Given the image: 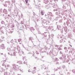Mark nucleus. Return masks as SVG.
Segmentation results:
<instances>
[{
    "label": "nucleus",
    "instance_id": "39448f33",
    "mask_svg": "<svg viewBox=\"0 0 75 75\" xmlns=\"http://www.w3.org/2000/svg\"><path fill=\"white\" fill-rule=\"evenodd\" d=\"M18 28L20 30H23L24 29V26L22 25H19Z\"/></svg>",
    "mask_w": 75,
    "mask_h": 75
},
{
    "label": "nucleus",
    "instance_id": "6ab92c4d",
    "mask_svg": "<svg viewBox=\"0 0 75 75\" xmlns=\"http://www.w3.org/2000/svg\"><path fill=\"white\" fill-rule=\"evenodd\" d=\"M6 3H8V4L9 5H10V1H6L5 2V4H6Z\"/></svg>",
    "mask_w": 75,
    "mask_h": 75
},
{
    "label": "nucleus",
    "instance_id": "c03bdc74",
    "mask_svg": "<svg viewBox=\"0 0 75 75\" xmlns=\"http://www.w3.org/2000/svg\"><path fill=\"white\" fill-rule=\"evenodd\" d=\"M62 19H60L59 21V23H62Z\"/></svg>",
    "mask_w": 75,
    "mask_h": 75
},
{
    "label": "nucleus",
    "instance_id": "7c9ffc66",
    "mask_svg": "<svg viewBox=\"0 0 75 75\" xmlns=\"http://www.w3.org/2000/svg\"><path fill=\"white\" fill-rule=\"evenodd\" d=\"M62 67V68L63 69H65V68H66L65 66L64 65H63Z\"/></svg>",
    "mask_w": 75,
    "mask_h": 75
},
{
    "label": "nucleus",
    "instance_id": "f3484780",
    "mask_svg": "<svg viewBox=\"0 0 75 75\" xmlns=\"http://www.w3.org/2000/svg\"><path fill=\"white\" fill-rule=\"evenodd\" d=\"M64 29L65 32H67V31L68 30V28H67V27H66V26L64 27Z\"/></svg>",
    "mask_w": 75,
    "mask_h": 75
},
{
    "label": "nucleus",
    "instance_id": "4c0bfd02",
    "mask_svg": "<svg viewBox=\"0 0 75 75\" xmlns=\"http://www.w3.org/2000/svg\"><path fill=\"white\" fill-rule=\"evenodd\" d=\"M63 41V40L61 39V40H60L59 42H60V43H61V42H62Z\"/></svg>",
    "mask_w": 75,
    "mask_h": 75
},
{
    "label": "nucleus",
    "instance_id": "58836bf2",
    "mask_svg": "<svg viewBox=\"0 0 75 75\" xmlns=\"http://www.w3.org/2000/svg\"><path fill=\"white\" fill-rule=\"evenodd\" d=\"M44 12L42 11L41 12V14H42V15H44Z\"/></svg>",
    "mask_w": 75,
    "mask_h": 75
},
{
    "label": "nucleus",
    "instance_id": "69168bd1",
    "mask_svg": "<svg viewBox=\"0 0 75 75\" xmlns=\"http://www.w3.org/2000/svg\"><path fill=\"white\" fill-rule=\"evenodd\" d=\"M3 28V27H0V30H1V29H2Z\"/></svg>",
    "mask_w": 75,
    "mask_h": 75
},
{
    "label": "nucleus",
    "instance_id": "20e7f679",
    "mask_svg": "<svg viewBox=\"0 0 75 75\" xmlns=\"http://www.w3.org/2000/svg\"><path fill=\"white\" fill-rule=\"evenodd\" d=\"M57 28L59 30H60L61 33H62L63 32V28H62L61 27V26L60 25H57Z\"/></svg>",
    "mask_w": 75,
    "mask_h": 75
},
{
    "label": "nucleus",
    "instance_id": "a878e982",
    "mask_svg": "<svg viewBox=\"0 0 75 75\" xmlns=\"http://www.w3.org/2000/svg\"><path fill=\"white\" fill-rule=\"evenodd\" d=\"M41 68L42 69H44V68L45 69H46V67H45V66H44V67L42 66L41 67Z\"/></svg>",
    "mask_w": 75,
    "mask_h": 75
},
{
    "label": "nucleus",
    "instance_id": "dca6fc26",
    "mask_svg": "<svg viewBox=\"0 0 75 75\" xmlns=\"http://www.w3.org/2000/svg\"><path fill=\"white\" fill-rule=\"evenodd\" d=\"M17 69V67L16 66V64H14L13 65V69Z\"/></svg>",
    "mask_w": 75,
    "mask_h": 75
},
{
    "label": "nucleus",
    "instance_id": "0e129e2a",
    "mask_svg": "<svg viewBox=\"0 0 75 75\" xmlns=\"http://www.w3.org/2000/svg\"><path fill=\"white\" fill-rule=\"evenodd\" d=\"M26 3H28V0H25Z\"/></svg>",
    "mask_w": 75,
    "mask_h": 75
},
{
    "label": "nucleus",
    "instance_id": "c756f323",
    "mask_svg": "<svg viewBox=\"0 0 75 75\" xmlns=\"http://www.w3.org/2000/svg\"><path fill=\"white\" fill-rule=\"evenodd\" d=\"M63 40H66V38H65V36H64V35H63Z\"/></svg>",
    "mask_w": 75,
    "mask_h": 75
},
{
    "label": "nucleus",
    "instance_id": "c85d7f7f",
    "mask_svg": "<svg viewBox=\"0 0 75 75\" xmlns=\"http://www.w3.org/2000/svg\"><path fill=\"white\" fill-rule=\"evenodd\" d=\"M7 14H5V13H2V17H4V16H6V15Z\"/></svg>",
    "mask_w": 75,
    "mask_h": 75
},
{
    "label": "nucleus",
    "instance_id": "2eb2a0df",
    "mask_svg": "<svg viewBox=\"0 0 75 75\" xmlns=\"http://www.w3.org/2000/svg\"><path fill=\"white\" fill-rule=\"evenodd\" d=\"M68 37L69 38H72V35L71 34H69L68 35Z\"/></svg>",
    "mask_w": 75,
    "mask_h": 75
},
{
    "label": "nucleus",
    "instance_id": "6e6d98bb",
    "mask_svg": "<svg viewBox=\"0 0 75 75\" xmlns=\"http://www.w3.org/2000/svg\"><path fill=\"white\" fill-rule=\"evenodd\" d=\"M33 57H34V54H35V53H34V52L33 51Z\"/></svg>",
    "mask_w": 75,
    "mask_h": 75
},
{
    "label": "nucleus",
    "instance_id": "cd10ccee",
    "mask_svg": "<svg viewBox=\"0 0 75 75\" xmlns=\"http://www.w3.org/2000/svg\"><path fill=\"white\" fill-rule=\"evenodd\" d=\"M59 14H60V13H59V12H57L56 13H55V14H56V15H57V16H59Z\"/></svg>",
    "mask_w": 75,
    "mask_h": 75
},
{
    "label": "nucleus",
    "instance_id": "2f4dec72",
    "mask_svg": "<svg viewBox=\"0 0 75 75\" xmlns=\"http://www.w3.org/2000/svg\"><path fill=\"white\" fill-rule=\"evenodd\" d=\"M45 7L46 8H47V9H48L49 7H48V5H46L45 6Z\"/></svg>",
    "mask_w": 75,
    "mask_h": 75
},
{
    "label": "nucleus",
    "instance_id": "4d7b16f0",
    "mask_svg": "<svg viewBox=\"0 0 75 75\" xmlns=\"http://www.w3.org/2000/svg\"><path fill=\"white\" fill-rule=\"evenodd\" d=\"M54 11H58V9H54Z\"/></svg>",
    "mask_w": 75,
    "mask_h": 75
},
{
    "label": "nucleus",
    "instance_id": "09e8293b",
    "mask_svg": "<svg viewBox=\"0 0 75 75\" xmlns=\"http://www.w3.org/2000/svg\"><path fill=\"white\" fill-rule=\"evenodd\" d=\"M63 52H62L61 51H60V54H63Z\"/></svg>",
    "mask_w": 75,
    "mask_h": 75
},
{
    "label": "nucleus",
    "instance_id": "864d4df0",
    "mask_svg": "<svg viewBox=\"0 0 75 75\" xmlns=\"http://www.w3.org/2000/svg\"><path fill=\"white\" fill-rule=\"evenodd\" d=\"M3 5H4V7H7V4H5L4 5L3 4Z\"/></svg>",
    "mask_w": 75,
    "mask_h": 75
},
{
    "label": "nucleus",
    "instance_id": "4468645a",
    "mask_svg": "<svg viewBox=\"0 0 75 75\" xmlns=\"http://www.w3.org/2000/svg\"><path fill=\"white\" fill-rule=\"evenodd\" d=\"M1 47L2 49H5V47H4V44H2L1 45Z\"/></svg>",
    "mask_w": 75,
    "mask_h": 75
},
{
    "label": "nucleus",
    "instance_id": "f03ea898",
    "mask_svg": "<svg viewBox=\"0 0 75 75\" xmlns=\"http://www.w3.org/2000/svg\"><path fill=\"white\" fill-rule=\"evenodd\" d=\"M25 26L26 27V30H27L28 28L30 29V30L33 33V31H34V30H35V29H34L33 27H30V25H25Z\"/></svg>",
    "mask_w": 75,
    "mask_h": 75
},
{
    "label": "nucleus",
    "instance_id": "423d86ee",
    "mask_svg": "<svg viewBox=\"0 0 75 75\" xmlns=\"http://www.w3.org/2000/svg\"><path fill=\"white\" fill-rule=\"evenodd\" d=\"M42 35H44L45 37L47 36V35H49V37H50V33L49 32H45L44 33H42Z\"/></svg>",
    "mask_w": 75,
    "mask_h": 75
},
{
    "label": "nucleus",
    "instance_id": "4be33fe9",
    "mask_svg": "<svg viewBox=\"0 0 75 75\" xmlns=\"http://www.w3.org/2000/svg\"><path fill=\"white\" fill-rule=\"evenodd\" d=\"M17 49L18 51H20V47H17Z\"/></svg>",
    "mask_w": 75,
    "mask_h": 75
},
{
    "label": "nucleus",
    "instance_id": "b1692460",
    "mask_svg": "<svg viewBox=\"0 0 75 75\" xmlns=\"http://www.w3.org/2000/svg\"><path fill=\"white\" fill-rule=\"evenodd\" d=\"M8 16L7 17V18L8 19L9 18H11V16H10V15L9 14H8Z\"/></svg>",
    "mask_w": 75,
    "mask_h": 75
},
{
    "label": "nucleus",
    "instance_id": "bb28decb",
    "mask_svg": "<svg viewBox=\"0 0 75 75\" xmlns=\"http://www.w3.org/2000/svg\"><path fill=\"white\" fill-rule=\"evenodd\" d=\"M22 62L21 61H19V62H17V63H18L19 64H23Z\"/></svg>",
    "mask_w": 75,
    "mask_h": 75
},
{
    "label": "nucleus",
    "instance_id": "13d9d810",
    "mask_svg": "<svg viewBox=\"0 0 75 75\" xmlns=\"http://www.w3.org/2000/svg\"><path fill=\"white\" fill-rule=\"evenodd\" d=\"M36 54H39V53H38V52L37 51H36Z\"/></svg>",
    "mask_w": 75,
    "mask_h": 75
},
{
    "label": "nucleus",
    "instance_id": "72a5a7b5",
    "mask_svg": "<svg viewBox=\"0 0 75 75\" xmlns=\"http://www.w3.org/2000/svg\"><path fill=\"white\" fill-rule=\"evenodd\" d=\"M12 2L13 3H16V0H12Z\"/></svg>",
    "mask_w": 75,
    "mask_h": 75
},
{
    "label": "nucleus",
    "instance_id": "052dcab7",
    "mask_svg": "<svg viewBox=\"0 0 75 75\" xmlns=\"http://www.w3.org/2000/svg\"><path fill=\"white\" fill-rule=\"evenodd\" d=\"M10 47H11V48H13V45H11Z\"/></svg>",
    "mask_w": 75,
    "mask_h": 75
},
{
    "label": "nucleus",
    "instance_id": "f257e3e1",
    "mask_svg": "<svg viewBox=\"0 0 75 75\" xmlns=\"http://www.w3.org/2000/svg\"><path fill=\"white\" fill-rule=\"evenodd\" d=\"M45 17L50 20H51L52 19V17H54V15L53 14H52V13L48 12L47 13V16L45 15Z\"/></svg>",
    "mask_w": 75,
    "mask_h": 75
},
{
    "label": "nucleus",
    "instance_id": "0eeeda50",
    "mask_svg": "<svg viewBox=\"0 0 75 75\" xmlns=\"http://www.w3.org/2000/svg\"><path fill=\"white\" fill-rule=\"evenodd\" d=\"M48 22H49V21H46L45 20H44L42 21V24L43 25V24H44V25H47V24H48V23H48Z\"/></svg>",
    "mask_w": 75,
    "mask_h": 75
},
{
    "label": "nucleus",
    "instance_id": "ea45409f",
    "mask_svg": "<svg viewBox=\"0 0 75 75\" xmlns=\"http://www.w3.org/2000/svg\"><path fill=\"white\" fill-rule=\"evenodd\" d=\"M4 75H7V72H4Z\"/></svg>",
    "mask_w": 75,
    "mask_h": 75
},
{
    "label": "nucleus",
    "instance_id": "49530a36",
    "mask_svg": "<svg viewBox=\"0 0 75 75\" xmlns=\"http://www.w3.org/2000/svg\"><path fill=\"white\" fill-rule=\"evenodd\" d=\"M13 42H14V41H13V40L12 39L11 41V43H13Z\"/></svg>",
    "mask_w": 75,
    "mask_h": 75
},
{
    "label": "nucleus",
    "instance_id": "680f3d73",
    "mask_svg": "<svg viewBox=\"0 0 75 75\" xmlns=\"http://www.w3.org/2000/svg\"><path fill=\"white\" fill-rule=\"evenodd\" d=\"M21 41V39H18V42H20Z\"/></svg>",
    "mask_w": 75,
    "mask_h": 75
},
{
    "label": "nucleus",
    "instance_id": "f704fd0d",
    "mask_svg": "<svg viewBox=\"0 0 75 75\" xmlns=\"http://www.w3.org/2000/svg\"><path fill=\"white\" fill-rule=\"evenodd\" d=\"M10 26V25L9 23L8 24V26H7V28H9Z\"/></svg>",
    "mask_w": 75,
    "mask_h": 75
},
{
    "label": "nucleus",
    "instance_id": "412c9836",
    "mask_svg": "<svg viewBox=\"0 0 75 75\" xmlns=\"http://www.w3.org/2000/svg\"><path fill=\"white\" fill-rule=\"evenodd\" d=\"M49 55H50V56H51V57H51V55L52 56V57H53V54H52V52H50L49 53Z\"/></svg>",
    "mask_w": 75,
    "mask_h": 75
},
{
    "label": "nucleus",
    "instance_id": "6e6552de",
    "mask_svg": "<svg viewBox=\"0 0 75 75\" xmlns=\"http://www.w3.org/2000/svg\"><path fill=\"white\" fill-rule=\"evenodd\" d=\"M62 56L63 58H62V57H59V59H60L61 60H62V59H65V58H65L66 57V54H62Z\"/></svg>",
    "mask_w": 75,
    "mask_h": 75
},
{
    "label": "nucleus",
    "instance_id": "f8f14e48",
    "mask_svg": "<svg viewBox=\"0 0 75 75\" xmlns=\"http://www.w3.org/2000/svg\"><path fill=\"white\" fill-rule=\"evenodd\" d=\"M3 13H4L5 14H7V9H4L3 10Z\"/></svg>",
    "mask_w": 75,
    "mask_h": 75
},
{
    "label": "nucleus",
    "instance_id": "8fccbe9b",
    "mask_svg": "<svg viewBox=\"0 0 75 75\" xmlns=\"http://www.w3.org/2000/svg\"><path fill=\"white\" fill-rule=\"evenodd\" d=\"M64 49L65 50H67V51H68V50H67V47H64Z\"/></svg>",
    "mask_w": 75,
    "mask_h": 75
},
{
    "label": "nucleus",
    "instance_id": "e2e57ef3",
    "mask_svg": "<svg viewBox=\"0 0 75 75\" xmlns=\"http://www.w3.org/2000/svg\"><path fill=\"white\" fill-rule=\"evenodd\" d=\"M55 61H58V59L57 58H56Z\"/></svg>",
    "mask_w": 75,
    "mask_h": 75
},
{
    "label": "nucleus",
    "instance_id": "3c124183",
    "mask_svg": "<svg viewBox=\"0 0 75 75\" xmlns=\"http://www.w3.org/2000/svg\"><path fill=\"white\" fill-rule=\"evenodd\" d=\"M4 69H2L1 71V72H4Z\"/></svg>",
    "mask_w": 75,
    "mask_h": 75
},
{
    "label": "nucleus",
    "instance_id": "774afa93",
    "mask_svg": "<svg viewBox=\"0 0 75 75\" xmlns=\"http://www.w3.org/2000/svg\"><path fill=\"white\" fill-rule=\"evenodd\" d=\"M4 1V0H0V1L1 2H3Z\"/></svg>",
    "mask_w": 75,
    "mask_h": 75
},
{
    "label": "nucleus",
    "instance_id": "de8ad7c7",
    "mask_svg": "<svg viewBox=\"0 0 75 75\" xmlns=\"http://www.w3.org/2000/svg\"><path fill=\"white\" fill-rule=\"evenodd\" d=\"M72 72L73 73H75V69H73L72 70Z\"/></svg>",
    "mask_w": 75,
    "mask_h": 75
},
{
    "label": "nucleus",
    "instance_id": "603ef678",
    "mask_svg": "<svg viewBox=\"0 0 75 75\" xmlns=\"http://www.w3.org/2000/svg\"><path fill=\"white\" fill-rule=\"evenodd\" d=\"M58 50H62V49H61L60 47H59L58 48Z\"/></svg>",
    "mask_w": 75,
    "mask_h": 75
},
{
    "label": "nucleus",
    "instance_id": "a211bd4d",
    "mask_svg": "<svg viewBox=\"0 0 75 75\" xmlns=\"http://www.w3.org/2000/svg\"><path fill=\"white\" fill-rule=\"evenodd\" d=\"M49 1L48 0H44V2L45 3V4L48 3Z\"/></svg>",
    "mask_w": 75,
    "mask_h": 75
},
{
    "label": "nucleus",
    "instance_id": "9b49d317",
    "mask_svg": "<svg viewBox=\"0 0 75 75\" xmlns=\"http://www.w3.org/2000/svg\"><path fill=\"white\" fill-rule=\"evenodd\" d=\"M1 24L2 25H3L4 26H6V23H5L3 21H2L1 22Z\"/></svg>",
    "mask_w": 75,
    "mask_h": 75
},
{
    "label": "nucleus",
    "instance_id": "7ed1b4c3",
    "mask_svg": "<svg viewBox=\"0 0 75 75\" xmlns=\"http://www.w3.org/2000/svg\"><path fill=\"white\" fill-rule=\"evenodd\" d=\"M67 58L68 59L65 58V59H62V62H69V56H67Z\"/></svg>",
    "mask_w": 75,
    "mask_h": 75
},
{
    "label": "nucleus",
    "instance_id": "a19ab883",
    "mask_svg": "<svg viewBox=\"0 0 75 75\" xmlns=\"http://www.w3.org/2000/svg\"><path fill=\"white\" fill-rule=\"evenodd\" d=\"M13 54L14 56H15V57H16V52H13Z\"/></svg>",
    "mask_w": 75,
    "mask_h": 75
},
{
    "label": "nucleus",
    "instance_id": "aec40b11",
    "mask_svg": "<svg viewBox=\"0 0 75 75\" xmlns=\"http://www.w3.org/2000/svg\"><path fill=\"white\" fill-rule=\"evenodd\" d=\"M13 32V30L11 29V30L8 32V33H9V34H11Z\"/></svg>",
    "mask_w": 75,
    "mask_h": 75
},
{
    "label": "nucleus",
    "instance_id": "338daca9",
    "mask_svg": "<svg viewBox=\"0 0 75 75\" xmlns=\"http://www.w3.org/2000/svg\"><path fill=\"white\" fill-rule=\"evenodd\" d=\"M42 28H45V26H44V25L42 26Z\"/></svg>",
    "mask_w": 75,
    "mask_h": 75
},
{
    "label": "nucleus",
    "instance_id": "5fc2aeb1",
    "mask_svg": "<svg viewBox=\"0 0 75 75\" xmlns=\"http://www.w3.org/2000/svg\"><path fill=\"white\" fill-rule=\"evenodd\" d=\"M54 71H57L58 70V69H54Z\"/></svg>",
    "mask_w": 75,
    "mask_h": 75
},
{
    "label": "nucleus",
    "instance_id": "ddd939ff",
    "mask_svg": "<svg viewBox=\"0 0 75 75\" xmlns=\"http://www.w3.org/2000/svg\"><path fill=\"white\" fill-rule=\"evenodd\" d=\"M60 17H61V18H62V16L60 15H59V16H58L57 17L55 18L56 20H58V19H59V18Z\"/></svg>",
    "mask_w": 75,
    "mask_h": 75
},
{
    "label": "nucleus",
    "instance_id": "393cba45",
    "mask_svg": "<svg viewBox=\"0 0 75 75\" xmlns=\"http://www.w3.org/2000/svg\"><path fill=\"white\" fill-rule=\"evenodd\" d=\"M8 11L9 12H11V7H10L8 8Z\"/></svg>",
    "mask_w": 75,
    "mask_h": 75
},
{
    "label": "nucleus",
    "instance_id": "c9c22d12",
    "mask_svg": "<svg viewBox=\"0 0 75 75\" xmlns=\"http://www.w3.org/2000/svg\"><path fill=\"white\" fill-rule=\"evenodd\" d=\"M4 20H5V21H6L7 23H8V20H7V18H6L4 19Z\"/></svg>",
    "mask_w": 75,
    "mask_h": 75
},
{
    "label": "nucleus",
    "instance_id": "a18cd8bd",
    "mask_svg": "<svg viewBox=\"0 0 75 75\" xmlns=\"http://www.w3.org/2000/svg\"><path fill=\"white\" fill-rule=\"evenodd\" d=\"M50 4H52V0H50Z\"/></svg>",
    "mask_w": 75,
    "mask_h": 75
},
{
    "label": "nucleus",
    "instance_id": "5701e85b",
    "mask_svg": "<svg viewBox=\"0 0 75 75\" xmlns=\"http://www.w3.org/2000/svg\"><path fill=\"white\" fill-rule=\"evenodd\" d=\"M50 39H47V41L46 42L47 44H49V43L48 42H50Z\"/></svg>",
    "mask_w": 75,
    "mask_h": 75
},
{
    "label": "nucleus",
    "instance_id": "e433bc0d",
    "mask_svg": "<svg viewBox=\"0 0 75 75\" xmlns=\"http://www.w3.org/2000/svg\"><path fill=\"white\" fill-rule=\"evenodd\" d=\"M72 61H73L72 62V63L75 64V60H73Z\"/></svg>",
    "mask_w": 75,
    "mask_h": 75
},
{
    "label": "nucleus",
    "instance_id": "bf43d9fd",
    "mask_svg": "<svg viewBox=\"0 0 75 75\" xmlns=\"http://www.w3.org/2000/svg\"><path fill=\"white\" fill-rule=\"evenodd\" d=\"M29 40H32V38H29Z\"/></svg>",
    "mask_w": 75,
    "mask_h": 75
},
{
    "label": "nucleus",
    "instance_id": "79ce46f5",
    "mask_svg": "<svg viewBox=\"0 0 75 75\" xmlns=\"http://www.w3.org/2000/svg\"><path fill=\"white\" fill-rule=\"evenodd\" d=\"M1 33H2V34H4V31H3V30H1Z\"/></svg>",
    "mask_w": 75,
    "mask_h": 75
},
{
    "label": "nucleus",
    "instance_id": "9d476101",
    "mask_svg": "<svg viewBox=\"0 0 75 75\" xmlns=\"http://www.w3.org/2000/svg\"><path fill=\"white\" fill-rule=\"evenodd\" d=\"M52 5L54 8H57L58 5H57V4H52Z\"/></svg>",
    "mask_w": 75,
    "mask_h": 75
},
{
    "label": "nucleus",
    "instance_id": "1a4fd4ad",
    "mask_svg": "<svg viewBox=\"0 0 75 75\" xmlns=\"http://www.w3.org/2000/svg\"><path fill=\"white\" fill-rule=\"evenodd\" d=\"M48 29L50 30H51V31H55L56 30H54V28H53V27L52 26H50L48 28Z\"/></svg>",
    "mask_w": 75,
    "mask_h": 75
},
{
    "label": "nucleus",
    "instance_id": "473e14b6",
    "mask_svg": "<svg viewBox=\"0 0 75 75\" xmlns=\"http://www.w3.org/2000/svg\"><path fill=\"white\" fill-rule=\"evenodd\" d=\"M33 71H32L31 72L32 74H35V70H33Z\"/></svg>",
    "mask_w": 75,
    "mask_h": 75
},
{
    "label": "nucleus",
    "instance_id": "37998d69",
    "mask_svg": "<svg viewBox=\"0 0 75 75\" xmlns=\"http://www.w3.org/2000/svg\"><path fill=\"white\" fill-rule=\"evenodd\" d=\"M38 3H42V1H41V0H38Z\"/></svg>",
    "mask_w": 75,
    "mask_h": 75
}]
</instances>
